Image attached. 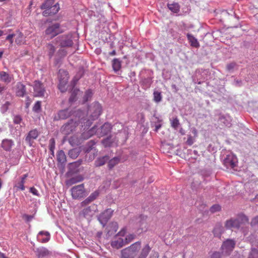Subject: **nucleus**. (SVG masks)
I'll return each mask as SVG.
<instances>
[{
	"instance_id": "obj_1",
	"label": "nucleus",
	"mask_w": 258,
	"mask_h": 258,
	"mask_svg": "<svg viewBox=\"0 0 258 258\" xmlns=\"http://www.w3.org/2000/svg\"><path fill=\"white\" fill-rule=\"evenodd\" d=\"M141 248V242L137 241L130 246L121 250V258H146L151 248L149 244H146L141 250L139 254V252Z\"/></svg>"
},
{
	"instance_id": "obj_2",
	"label": "nucleus",
	"mask_w": 258,
	"mask_h": 258,
	"mask_svg": "<svg viewBox=\"0 0 258 258\" xmlns=\"http://www.w3.org/2000/svg\"><path fill=\"white\" fill-rule=\"evenodd\" d=\"M101 105L98 102H95L90 106L88 110L87 116H89L87 118H84L83 116L84 113L81 110H78L76 113L75 116L80 118V122L82 124H84L82 126H84V130H85L89 128L92 123V121L98 118L101 114Z\"/></svg>"
},
{
	"instance_id": "obj_3",
	"label": "nucleus",
	"mask_w": 258,
	"mask_h": 258,
	"mask_svg": "<svg viewBox=\"0 0 258 258\" xmlns=\"http://www.w3.org/2000/svg\"><path fill=\"white\" fill-rule=\"evenodd\" d=\"M136 237L134 233H127L125 228H122L115 236L111 241L113 248L119 249L132 242Z\"/></svg>"
},
{
	"instance_id": "obj_4",
	"label": "nucleus",
	"mask_w": 258,
	"mask_h": 258,
	"mask_svg": "<svg viewBox=\"0 0 258 258\" xmlns=\"http://www.w3.org/2000/svg\"><path fill=\"white\" fill-rule=\"evenodd\" d=\"M55 0H45L44 3L41 6V9H45L42 15L47 17L56 14L59 10V5L57 3L53 5Z\"/></svg>"
},
{
	"instance_id": "obj_5",
	"label": "nucleus",
	"mask_w": 258,
	"mask_h": 258,
	"mask_svg": "<svg viewBox=\"0 0 258 258\" xmlns=\"http://www.w3.org/2000/svg\"><path fill=\"white\" fill-rule=\"evenodd\" d=\"M248 218L244 214H238L236 218L227 220L225 226H240L248 223Z\"/></svg>"
},
{
	"instance_id": "obj_6",
	"label": "nucleus",
	"mask_w": 258,
	"mask_h": 258,
	"mask_svg": "<svg viewBox=\"0 0 258 258\" xmlns=\"http://www.w3.org/2000/svg\"><path fill=\"white\" fill-rule=\"evenodd\" d=\"M55 41L61 48L71 47L74 44L71 34L59 36L55 39Z\"/></svg>"
},
{
	"instance_id": "obj_7",
	"label": "nucleus",
	"mask_w": 258,
	"mask_h": 258,
	"mask_svg": "<svg viewBox=\"0 0 258 258\" xmlns=\"http://www.w3.org/2000/svg\"><path fill=\"white\" fill-rule=\"evenodd\" d=\"M62 32L63 30L61 29L60 24L58 23L49 25L45 31V35L50 36V38H53Z\"/></svg>"
},
{
	"instance_id": "obj_8",
	"label": "nucleus",
	"mask_w": 258,
	"mask_h": 258,
	"mask_svg": "<svg viewBox=\"0 0 258 258\" xmlns=\"http://www.w3.org/2000/svg\"><path fill=\"white\" fill-rule=\"evenodd\" d=\"M78 124L79 123L77 121L71 119L61 126L60 132L65 135H69L75 131Z\"/></svg>"
},
{
	"instance_id": "obj_9",
	"label": "nucleus",
	"mask_w": 258,
	"mask_h": 258,
	"mask_svg": "<svg viewBox=\"0 0 258 258\" xmlns=\"http://www.w3.org/2000/svg\"><path fill=\"white\" fill-rule=\"evenodd\" d=\"M238 159L237 157L232 153L226 155L224 159L223 164L227 168L235 169L237 166Z\"/></svg>"
},
{
	"instance_id": "obj_10",
	"label": "nucleus",
	"mask_w": 258,
	"mask_h": 258,
	"mask_svg": "<svg viewBox=\"0 0 258 258\" xmlns=\"http://www.w3.org/2000/svg\"><path fill=\"white\" fill-rule=\"evenodd\" d=\"M114 213V210L111 208H108L102 212L98 217V219L100 224L103 226H105L108 221L112 217Z\"/></svg>"
},
{
	"instance_id": "obj_11",
	"label": "nucleus",
	"mask_w": 258,
	"mask_h": 258,
	"mask_svg": "<svg viewBox=\"0 0 258 258\" xmlns=\"http://www.w3.org/2000/svg\"><path fill=\"white\" fill-rule=\"evenodd\" d=\"M236 245V242L231 239H228L223 242L221 249L223 253L229 255L233 251Z\"/></svg>"
},
{
	"instance_id": "obj_12",
	"label": "nucleus",
	"mask_w": 258,
	"mask_h": 258,
	"mask_svg": "<svg viewBox=\"0 0 258 258\" xmlns=\"http://www.w3.org/2000/svg\"><path fill=\"white\" fill-rule=\"evenodd\" d=\"M34 96L43 97L45 92V89L43 84L39 81H35L33 85Z\"/></svg>"
},
{
	"instance_id": "obj_13",
	"label": "nucleus",
	"mask_w": 258,
	"mask_h": 258,
	"mask_svg": "<svg viewBox=\"0 0 258 258\" xmlns=\"http://www.w3.org/2000/svg\"><path fill=\"white\" fill-rule=\"evenodd\" d=\"M97 211V206L95 204H92L84 208L80 213V215L86 218L89 219L94 215Z\"/></svg>"
},
{
	"instance_id": "obj_14",
	"label": "nucleus",
	"mask_w": 258,
	"mask_h": 258,
	"mask_svg": "<svg viewBox=\"0 0 258 258\" xmlns=\"http://www.w3.org/2000/svg\"><path fill=\"white\" fill-rule=\"evenodd\" d=\"M72 196L74 199H78L85 196L84 184H79L73 187L71 189Z\"/></svg>"
},
{
	"instance_id": "obj_15",
	"label": "nucleus",
	"mask_w": 258,
	"mask_h": 258,
	"mask_svg": "<svg viewBox=\"0 0 258 258\" xmlns=\"http://www.w3.org/2000/svg\"><path fill=\"white\" fill-rule=\"evenodd\" d=\"M60 73L61 74V76H64V78H61V80H59L58 89L61 92H64L67 89L66 86L69 78V73L67 71L63 70H60Z\"/></svg>"
},
{
	"instance_id": "obj_16",
	"label": "nucleus",
	"mask_w": 258,
	"mask_h": 258,
	"mask_svg": "<svg viewBox=\"0 0 258 258\" xmlns=\"http://www.w3.org/2000/svg\"><path fill=\"white\" fill-rule=\"evenodd\" d=\"M72 114V111L68 108L61 110H59L56 115H55L54 119L55 120L66 119L69 117Z\"/></svg>"
},
{
	"instance_id": "obj_17",
	"label": "nucleus",
	"mask_w": 258,
	"mask_h": 258,
	"mask_svg": "<svg viewBox=\"0 0 258 258\" xmlns=\"http://www.w3.org/2000/svg\"><path fill=\"white\" fill-rule=\"evenodd\" d=\"M39 136V132L36 129L31 130L26 137L25 141L30 146H32L33 141Z\"/></svg>"
},
{
	"instance_id": "obj_18",
	"label": "nucleus",
	"mask_w": 258,
	"mask_h": 258,
	"mask_svg": "<svg viewBox=\"0 0 258 258\" xmlns=\"http://www.w3.org/2000/svg\"><path fill=\"white\" fill-rule=\"evenodd\" d=\"M111 129V124L108 122H106L102 126H101L100 131L97 132V135L100 137L106 135L109 133H110Z\"/></svg>"
},
{
	"instance_id": "obj_19",
	"label": "nucleus",
	"mask_w": 258,
	"mask_h": 258,
	"mask_svg": "<svg viewBox=\"0 0 258 258\" xmlns=\"http://www.w3.org/2000/svg\"><path fill=\"white\" fill-rule=\"evenodd\" d=\"M45 51L49 59H51L56 52V47L51 43H48L45 45Z\"/></svg>"
},
{
	"instance_id": "obj_20",
	"label": "nucleus",
	"mask_w": 258,
	"mask_h": 258,
	"mask_svg": "<svg viewBox=\"0 0 258 258\" xmlns=\"http://www.w3.org/2000/svg\"><path fill=\"white\" fill-rule=\"evenodd\" d=\"M13 79V75H10L4 71L0 72V80L6 84H9Z\"/></svg>"
},
{
	"instance_id": "obj_21",
	"label": "nucleus",
	"mask_w": 258,
	"mask_h": 258,
	"mask_svg": "<svg viewBox=\"0 0 258 258\" xmlns=\"http://www.w3.org/2000/svg\"><path fill=\"white\" fill-rule=\"evenodd\" d=\"M16 95L19 97H23L26 93V87L21 82L17 84Z\"/></svg>"
},
{
	"instance_id": "obj_22",
	"label": "nucleus",
	"mask_w": 258,
	"mask_h": 258,
	"mask_svg": "<svg viewBox=\"0 0 258 258\" xmlns=\"http://www.w3.org/2000/svg\"><path fill=\"white\" fill-rule=\"evenodd\" d=\"M187 39L192 47L195 48H199L200 47V43L198 40L191 34H187L186 35Z\"/></svg>"
},
{
	"instance_id": "obj_23",
	"label": "nucleus",
	"mask_w": 258,
	"mask_h": 258,
	"mask_svg": "<svg viewBox=\"0 0 258 258\" xmlns=\"http://www.w3.org/2000/svg\"><path fill=\"white\" fill-rule=\"evenodd\" d=\"M109 156L107 155L98 158L95 161L94 165L96 167L103 166L109 160Z\"/></svg>"
},
{
	"instance_id": "obj_24",
	"label": "nucleus",
	"mask_w": 258,
	"mask_h": 258,
	"mask_svg": "<svg viewBox=\"0 0 258 258\" xmlns=\"http://www.w3.org/2000/svg\"><path fill=\"white\" fill-rule=\"evenodd\" d=\"M37 255L39 258L49 256L51 254L50 251H49L47 248L42 247L37 249Z\"/></svg>"
},
{
	"instance_id": "obj_25",
	"label": "nucleus",
	"mask_w": 258,
	"mask_h": 258,
	"mask_svg": "<svg viewBox=\"0 0 258 258\" xmlns=\"http://www.w3.org/2000/svg\"><path fill=\"white\" fill-rule=\"evenodd\" d=\"M96 133V126L95 125L91 129L87 131V132H84L82 135V138L84 140H87L89 138L91 137L93 135Z\"/></svg>"
},
{
	"instance_id": "obj_26",
	"label": "nucleus",
	"mask_w": 258,
	"mask_h": 258,
	"mask_svg": "<svg viewBox=\"0 0 258 258\" xmlns=\"http://www.w3.org/2000/svg\"><path fill=\"white\" fill-rule=\"evenodd\" d=\"M16 33L17 37L15 40L16 43L18 45H21L24 44L25 40V37L24 36L23 33L19 31H17Z\"/></svg>"
},
{
	"instance_id": "obj_27",
	"label": "nucleus",
	"mask_w": 258,
	"mask_h": 258,
	"mask_svg": "<svg viewBox=\"0 0 258 258\" xmlns=\"http://www.w3.org/2000/svg\"><path fill=\"white\" fill-rule=\"evenodd\" d=\"M168 8L173 13H177L180 10V6L177 3L167 4Z\"/></svg>"
},
{
	"instance_id": "obj_28",
	"label": "nucleus",
	"mask_w": 258,
	"mask_h": 258,
	"mask_svg": "<svg viewBox=\"0 0 258 258\" xmlns=\"http://www.w3.org/2000/svg\"><path fill=\"white\" fill-rule=\"evenodd\" d=\"M13 145V142L10 140H4L2 143V146L6 151H10Z\"/></svg>"
},
{
	"instance_id": "obj_29",
	"label": "nucleus",
	"mask_w": 258,
	"mask_h": 258,
	"mask_svg": "<svg viewBox=\"0 0 258 258\" xmlns=\"http://www.w3.org/2000/svg\"><path fill=\"white\" fill-rule=\"evenodd\" d=\"M113 70L115 72H117L121 69V61L118 58H114L112 62Z\"/></svg>"
},
{
	"instance_id": "obj_30",
	"label": "nucleus",
	"mask_w": 258,
	"mask_h": 258,
	"mask_svg": "<svg viewBox=\"0 0 258 258\" xmlns=\"http://www.w3.org/2000/svg\"><path fill=\"white\" fill-rule=\"evenodd\" d=\"M80 93V91L79 89H74L71 92V95L69 98V102L72 104L75 102L77 99V96Z\"/></svg>"
},
{
	"instance_id": "obj_31",
	"label": "nucleus",
	"mask_w": 258,
	"mask_h": 258,
	"mask_svg": "<svg viewBox=\"0 0 258 258\" xmlns=\"http://www.w3.org/2000/svg\"><path fill=\"white\" fill-rule=\"evenodd\" d=\"M219 124L222 126H228L230 124L229 120L223 115H220L218 119Z\"/></svg>"
},
{
	"instance_id": "obj_32",
	"label": "nucleus",
	"mask_w": 258,
	"mask_h": 258,
	"mask_svg": "<svg viewBox=\"0 0 258 258\" xmlns=\"http://www.w3.org/2000/svg\"><path fill=\"white\" fill-rule=\"evenodd\" d=\"M120 158L119 157H114L108 161V167L109 169H112L115 166L119 163Z\"/></svg>"
},
{
	"instance_id": "obj_33",
	"label": "nucleus",
	"mask_w": 258,
	"mask_h": 258,
	"mask_svg": "<svg viewBox=\"0 0 258 258\" xmlns=\"http://www.w3.org/2000/svg\"><path fill=\"white\" fill-rule=\"evenodd\" d=\"M57 160L58 162L63 163L66 161V156L62 150H60L57 154Z\"/></svg>"
},
{
	"instance_id": "obj_34",
	"label": "nucleus",
	"mask_w": 258,
	"mask_h": 258,
	"mask_svg": "<svg viewBox=\"0 0 258 258\" xmlns=\"http://www.w3.org/2000/svg\"><path fill=\"white\" fill-rule=\"evenodd\" d=\"M83 180V178L81 176H77L71 178L68 181L67 184L72 185L75 184L77 182H81Z\"/></svg>"
},
{
	"instance_id": "obj_35",
	"label": "nucleus",
	"mask_w": 258,
	"mask_h": 258,
	"mask_svg": "<svg viewBox=\"0 0 258 258\" xmlns=\"http://www.w3.org/2000/svg\"><path fill=\"white\" fill-rule=\"evenodd\" d=\"M113 142V141L111 136L106 138L102 141V143L105 147H110Z\"/></svg>"
},
{
	"instance_id": "obj_36",
	"label": "nucleus",
	"mask_w": 258,
	"mask_h": 258,
	"mask_svg": "<svg viewBox=\"0 0 258 258\" xmlns=\"http://www.w3.org/2000/svg\"><path fill=\"white\" fill-rule=\"evenodd\" d=\"M92 96V92L90 90H88L86 91L84 96L83 97V103L88 101Z\"/></svg>"
},
{
	"instance_id": "obj_37",
	"label": "nucleus",
	"mask_w": 258,
	"mask_h": 258,
	"mask_svg": "<svg viewBox=\"0 0 258 258\" xmlns=\"http://www.w3.org/2000/svg\"><path fill=\"white\" fill-rule=\"evenodd\" d=\"M55 142L53 138H51L49 140V148L51 154L54 155V150L55 149Z\"/></svg>"
},
{
	"instance_id": "obj_38",
	"label": "nucleus",
	"mask_w": 258,
	"mask_h": 258,
	"mask_svg": "<svg viewBox=\"0 0 258 258\" xmlns=\"http://www.w3.org/2000/svg\"><path fill=\"white\" fill-rule=\"evenodd\" d=\"M41 108V102L40 101H37L33 107V111L38 113L40 111Z\"/></svg>"
},
{
	"instance_id": "obj_39",
	"label": "nucleus",
	"mask_w": 258,
	"mask_h": 258,
	"mask_svg": "<svg viewBox=\"0 0 258 258\" xmlns=\"http://www.w3.org/2000/svg\"><path fill=\"white\" fill-rule=\"evenodd\" d=\"M222 233L221 227H216L213 230V233L215 236L220 237Z\"/></svg>"
},
{
	"instance_id": "obj_40",
	"label": "nucleus",
	"mask_w": 258,
	"mask_h": 258,
	"mask_svg": "<svg viewBox=\"0 0 258 258\" xmlns=\"http://www.w3.org/2000/svg\"><path fill=\"white\" fill-rule=\"evenodd\" d=\"M154 95V100L156 102H159L162 100V96L160 92L158 91H155L153 93Z\"/></svg>"
},
{
	"instance_id": "obj_41",
	"label": "nucleus",
	"mask_w": 258,
	"mask_h": 258,
	"mask_svg": "<svg viewBox=\"0 0 258 258\" xmlns=\"http://www.w3.org/2000/svg\"><path fill=\"white\" fill-rule=\"evenodd\" d=\"M221 206L218 204H215L213 205L210 209V211L212 213L220 211L221 210Z\"/></svg>"
},
{
	"instance_id": "obj_42",
	"label": "nucleus",
	"mask_w": 258,
	"mask_h": 258,
	"mask_svg": "<svg viewBox=\"0 0 258 258\" xmlns=\"http://www.w3.org/2000/svg\"><path fill=\"white\" fill-rule=\"evenodd\" d=\"M39 235H44L46 236V238L45 239H42L43 242H47L50 239V234L47 231H40L39 233Z\"/></svg>"
},
{
	"instance_id": "obj_43",
	"label": "nucleus",
	"mask_w": 258,
	"mask_h": 258,
	"mask_svg": "<svg viewBox=\"0 0 258 258\" xmlns=\"http://www.w3.org/2000/svg\"><path fill=\"white\" fill-rule=\"evenodd\" d=\"M171 126L175 129H176L179 124V120L177 118H173L171 120Z\"/></svg>"
},
{
	"instance_id": "obj_44",
	"label": "nucleus",
	"mask_w": 258,
	"mask_h": 258,
	"mask_svg": "<svg viewBox=\"0 0 258 258\" xmlns=\"http://www.w3.org/2000/svg\"><path fill=\"white\" fill-rule=\"evenodd\" d=\"M95 145V142L94 141L92 140V141H90V142H89L88 144V147L86 149V152L89 153L91 150H92L93 148V146Z\"/></svg>"
},
{
	"instance_id": "obj_45",
	"label": "nucleus",
	"mask_w": 258,
	"mask_h": 258,
	"mask_svg": "<svg viewBox=\"0 0 258 258\" xmlns=\"http://www.w3.org/2000/svg\"><path fill=\"white\" fill-rule=\"evenodd\" d=\"M24 183L25 181L21 180L15 185V186L22 190H24L25 189Z\"/></svg>"
},
{
	"instance_id": "obj_46",
	"label": "nucleus",
	"mask_w": 258,
	"mask_h": 258,
	"mask_svg": "<svg viewBox=\"0 0 258 258\" xmlns=\"http://www.w3.org/2000/svg\"><path fill=\"white\" fill-rule=\"evenodd\" d=\"M57 54L61 57H64L67 55V52L64 48H60L58 50Z\"/></svg>"
},
{
	"instance_id": "obj_47",
	"label": "nucleus",
	"mask_w": 258,
	"mask_h": 258,
	"mask_svg": "<svg viewBox=\"0 0 258 258\" xmlns=\"http://www.w3.org/2000/svg\"><path fill=\"white\" fill-rule=\"evenodd\" d=\"M194 142H195L194 138L191 135H188L187 140L186 142V144L189 146H191L194 144Z\"/></svg>"
},
{
	"instance_id": "obj_48",
	"label": "nucleus",
	"mask_w": 258,
	"mask_h": 258,
	"mask_svg": "<svg viewBox=\"0 0 258 258\" xmlns=\"http://www.w3.org/2000/svg\"><path fill=\"white\" fill-rule=\"evenodd\" d=\"M99 196V192L98 191H95L93 193H92L89 197L91 199V201H93L94 200H95L97 197Z\"/></svg>"
},
{
	"instance_id": "obj_49",
	"label": "nucleus",
	"mask_w": 258,
	"mask_h": 258,
	"mask_svg": "<svg viewBox=\"0 0 258 258\" xmlns=\"http://www.w3.org/2000/svg\"><path fill=\"white\" fill-rule=\"evenodd\" d=\"M236 66V63L235 62H231L228 63L226 66V69L228 71H230L232 70Z\"/></svg>"
},
{
	"instance_id": "obj_50",
	"label": "nucleus",
	"mask_w": 258,
	"mask_h": 258,
	"mask_svg": "<svg viewBox=\"0 0 258 258\" xmlns=\"http://www.w3.org/2000/svg\"><path fill=\"white\" fill-rule=\"evenodd\" d=\"M92 202V201H91V199L88 197L86 200H85L84 201H83L81 203V206L82 207L85 206L87 205L88 204H90Z\"/></svg>"
},
{
	"instance_id": "obj_51",
	"label": "nucleus",
	"mask_w": 258,
	"mask_h": 258,
	"mask_svg": "<svg viewBox=\"0 0 258 258\" xmlns=\"http://www.w3.org/2000/svg\"><path fill=\"white\" fill-rule=\"evenodd\" d=\"M16 35L15 34H9L6 37V40L9 41L10 43L12 44L13 43V37Z\"/></svg>"
},
{
	"instance_id": "obj_52",
	"label": "nucleus",
	"mask_w": 258,
	"mask_h": 258,
	"mask_svg": "<svg viewBox=\"0 0 258 258\" xmlns=\"http://www.w3.org/2000/svg\"><path fill=\"white\" fill-rule=\"evenodd\" d=\"M251 226H258V216L253 218L251 222Z\"/></svg>"
},
{
	"instance_id": "obj_53",
	"label": "nucleus",
	"mask_w": 258,
	"mask_h": 258,
	"mask_svg": "<svg viewBox=\"0 0 258 258\" xmlns=\"http://www.w3.org/2000/svg\"><path fill=\"white\" fill-rule=\"evenodd\" d=\"M97 155V151H96L95 150H94V151H93L92 152V155H90V156L89 157V160L90 161H92L93 160H94V159Z\"/></svg>"
},
{
	"instance_id": "obj_54",
	"label": "nucleus",
	"mask_w": 258,
	"mask_h": 258,
	"mask_svg": "<svg viewBox=\"0 0 258 258\" xmlns=\"http://www.w3.org/2000/svg\"><path fill=\"white\" fill-rule=\"evenodd\" d=\"M30 191L34 195H35V196L39 195L38 191L37 190V189L36 188H35L34 187H32L30 188Z\"/></svg>"
},
{
	"instance_id": "obj_55",
	"label": "nucleus",
	"mask_w": 258,
	"mask_h": 258,
	"mask_svg": "<svg viewBox=\"0 0 258 258\" xmlns=\"http://www.w3.org/2000/svg\"><path fill=\"white\" fill-rule=\"evenodd\" d=\"M33 217H34L33 215H24L23 216L24 219L28 222L31 221L32 219L33 218Z\"/></svg>"
},
{
	"instance_id": "obj_56",
	"label": "nucleus",
	"mask_w": 258,
	"mask_h": 258,
	"mask_svg": "<svg viewBox=\"0 0 258 258\" xmlns=\"http://www.w3.org/2000/svg\"><path fill=\"white\" fill-rule=\"evenodd\" d=\"M21 117L20 116L17 115L15 117L14 122L15 123L19 124L21 122Z\"/></svg>"
},
{
	"instance_id": "obj_57",
	"label": "nucleus",
	"mask_w": 258,
	"mask_h": 258,
	"mask_svg": "<svg viewBox=\"0 0 258 258\" xmlns=\"http://www.w3.org/2000/svg\"><path fill=\"white\" fill-rule=\"evenodd\" d=\"M211 258H221V254L219 252H214L211 255Z\"/></svg>"
},
{
	"instance_id": "obj_58",
	"label": "nucleus",
	"mask_w": 258,
	"mask_h": 258,
	"mask_svg": "<svg viewBox=\"0 0 258 258\" xmlns=\"http://www.w3.org/2000/svg\"><path fill=\"white\" fill-rule=\"evenodd\" d=\"M28 177V174H25L23 175L21 178V180L25 182L26 178Z\"/></svg>"
},
{
	"instance_id": "obj_59",
	"label": "nucleus",
	"mask_w": 258,
	"mask_h": 258,
	"mask_svg": "<svg viewBox=\"0 0 258 258\" xmlns=\"http://www.w3.org/2000/svg\"><path fill=\"white\" fill-rule=\"evenodd\" d=\"M6 89L5 87L0 83V93L2 92Z\"/></svg>"
},
{
	"instance_id": "obj_60",
	"label": "nucleus",
	"mask_w": 258,
	"mask_h": 258,
	"mask_svg": "<svg viewBox=\"0 0 258 258\" xmlns=\"http://www.w3.org/2000/svg\"><path fill=\"white\" fill-rule=\"evenodd\" d=\"M161 124H158L155 126V131L156 132H157L158 130L161 127Z\"/></svg>"
},
{
	"instance_id": "obj_61",
	"label": "nucleus",
	"mask_w": 258,
	"mask_h": 258,
	"mask_svg": "<svg viewBox=\"0 0 258 258\" xmlns=\"http://www.w3.org/2000/svg\"><path fill=\"white\" fill-rule=\"evenodd\" d=\"M142 232H143V229H141V228H139L137 230V234L138 235L140 234L141 233H142Z\"/></svg>"
},
{
	"instance_id": "obj_62",
	"label": "nucleus",
	"mask_w": 258,
	"mask_h": 258,
	"mask_svg": "<svg viewBox=\"0 0 258 258\" xmlns=\"http://www.w3.org/2000/svg\"><path fill=\"white\" fill-rule=\"evenodd\" d=\"M109 54L111 56L115 55L116 54V51L115 50H113L111 52H109Z\"/></svg>"
},
{
	"instance_id": "obj_63",
	"label": "nucleus",
	"mask_w": 258,
	"mask_h": 258,
	"mask_svg": "<svg viewBox=\"0 0 258 258\" xmlns=\"http://www.w3.org/2000/svg\"><path fill=\"white\" fill-rule=\"evenodd\" d=\"M192 133L195 135V136H197V131L196 128H194L192 130Z\"/></svg>"
},
{
	"instance_id": "obj_64",
	"label": "nucleus",
	"mask_w": 258,
	"mask_h": 258,
	"mask_svg": "<svg viewBox=\"0 0 258 258\" xmlns=\"http://www.w3.org/2000/svg\"><path fill=\"white\" fill-rule=\"evenodd\" d=\"M6 257L5 254L0 251V258H5Z\"/></svg>"
}]
</instances>
